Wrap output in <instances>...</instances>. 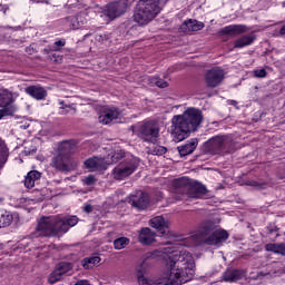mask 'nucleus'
Masks as SVG:
<instances>
[{
  "instance_id": "nucleus-1",
  "label": "nucleus",
  "mask_w": 285,
  "mask_h": 285,
  "mask_svg": "<svg viewBox=\"0 0 285 285\" xmlns=\"http://www.w3.org/2000/svg\"><path fill=\"white\" fill-rule=\"evenodd\" d=\"M148 257H160L166 272L158 278L140 276L137 278L139 285H181L195 277V258L181 247H163L151 252Z\"/></svg>"
},
{
  "instance_id": "nucleus-2",
  "label": "nucleus",
  "mask_w": 285,
  "mask_h": 285,
  "mask_svg": "<svg viewBox=\"0 0 285 285\" xmlns=\"http://www.w3.org/2000/svg\"><path fill=\"white\" fill-rule=\"evenodd\" d=\"M204 121L202 110L197 108H187L181 115H175L171 118L170 132L174 141H184L190 135V130H197Z\"/></svg>"
},
{
  "instance_id": "nucleus-3",
  "label": "nucleus",
  "mask_w": 285,
  "mask_h": 285,
  "mask_svg": "<svg viewBox=\"0 0 285 285\" xmlns=\"http://www.w3.org/2000/svg\"><path fill=\"white\" fill-rule=\"evenodd\" d=\"M79 219L77 216H48L38 219L36 230L30 235L31 239H39V237H55L60 233H68L70 228L77 226Z\"/></svg>"
},
{
  "instance_id": "nucleus-4",
  "label": "nucleus",
  "mask_w": 285,
  "mask_h": 285,
  "mask_svg": "<svg viewBox=\"0 0 285 285\" xmlns=\"http://www.w3.org/2000/svg\"><path fill=\"white\" fill-rule=\"evenodd\" d=\"M198 234L187 238L181 246H197V244H208L209 246H222L226 239H228V232L222 229L215 225L213 222H205L202 224Z\"/></svg>"
},
{
  "instance_id": "nucleus-5",
  "label": "nucleus",
  "mask_w": 285,
  "mask_h": 285,
  "mask_svg": "<svg viewBox=\"0 0 285 285\" xmlns=\"http://www.w3.org/2000/svg\"><path fill=\"white\" fill-rule=\"evenodd\" d=\"M161 12L159 0H139L134 14V20L139 26H148Z\"/></svg>"
},
{
  "instance_id": "nucleus-6",
  "label": "nucleus",
  "mask_w": 285,
  "mask_h": 285,
  "mask_svg": "<svg viewBox=\"0 0 285 285\" xmlns=\"http://www.w3.org/2000/svg\"><path fill=\"white\" fill-rule=\"evenodd\" d=\"M174 186L180 190H188V196L191 199H204V197H206V193H208L206 186L199 183L191 184L190 179L187 177L175 179Z\"/></svg>"
},
{
  "instance_id": "nucleus-7",
  "label": "nucleus",
  "mask_w": 285,
  "mask_h": 285,
  "mask_svg": "<svg viewBox=\"0 0 285 285\" xmlns=\"http://www.w3.org/2000/svg\"><path fill=\"white\" fill-rule=\"evenodd\" d=\"M206 146L212 155L230 153L233 150V136H215L206 142Z\"/></svg>"
},
{
  "instance_id": "nucleus-8",
  "label": "nucleus",
  "mask_w": 285,
  "mask_h": 285,
  "mask_svg": "<svg viewBox=\"0 0 285 285\" xmlns=\"http://www.w3.org/2000/svg\"><path fill=\"white\" fill-rule=\"evenodd\" d=\"M139 166V158L128 155L127 158L114 168V177L121 181L126 177H130Z\"/></svg>"
},
{
  "instance_id": "nucleus-9",
  "label": "nucleus",
  "mask_w": 285,
  "mask_h": 285,
  "mask_svg": "<svg viewBox=\"0 0 285 285\" xmlns=\"http://www.w3.org/2000/svg\"><path fill=\"white\" fill-rule=\"evenodd\" d=\"M14 96L8 89H0V119L3 117H10L17 112V107L12 105Z\"/></svg>"
},
{
  "instance_id": "nucleus-10",
  "label": "nucleus",
  "mask_w": 285,
  "mask_h": 285,
  "mask_svg": "<svg viewBox=\"0 0 285 285\" xmlns=\"http://www.w3.org/2000/svg\"><path fill=\"white\" fill-rule=\"evenodd\" d=\"M139 134L144 141L157 144V139H159V125L154 120L145 121L139 127Z\"/></svg>"
},
{
  "instance_id": "nucleus-11",
  "label": "nucleus",
  "mask_w": 285,
  "mask_h": 285,
  "mask_svg": "<svg viewBox=\"0 0 285 285\" xmlns=\"http://www.w3.org/2000/svg\"><path fill=\"white\" fill-rule=\"evenodd\" d=\"M51 166L60 173H70V170L77 168V163H73L72 159H70V156H61L60 154H57L51 160Z\"/></svg>"
},
{
  "instance_id": "nucleus-12",
  "label": "nucleus",
  "mask_w": 285,
  "mask_h": 285,
  "mask_svg": "<svg viewBox=\"0 0 285 285\" xmlns=\"http://www.w3.org/2000/svg\"><path fill=\"white\" fill-rule=\"evenodd\" d=\"M95 17V11L92 8L85 9L76 17L67 18V23L72 28V30H79L81 26L88 22L90 18Z\"/></svg>"
},
{
  "instance_id": "nucleus-13",
  "label": "nucleus",
  "mask_w": 285,
  "mask_h": 285,
  "mask_svg": "<svg viewBox=\"0 0 285 285\" xmlns=\"http://www.w3.org/2000/svg\"><path fill=\"white\" fill-rule=\"evenodd\" d=\"M121 117V112L116 107H104L98 116L99 124H104V126H108V124H112Z\"/></svg>"
},
{
  "instance_id": "nucleus-14",
  "label": "nucleus",
  "mask_w": 285,
  "mask_h": 285,
  "mask_svg": "<svg viewBox=\"0 0 285 285\" xmlns=\"http://www.w3.org/2000/svg\"><path fill=\"white\" fill-rule=\"evenodd\" d=\"M126 8H128V6L125 1L111 2L106 6L105 14L106 17H108L109 21H112V19L121 17V14L126 12Z\"/></svg>"
},
{
  "instance_id": "nucleus-15",
  "label": "nucleus",
  "mask_w": 285,
  "mask_h": 285,
  "mask_svg": "<svg viewBox=\"0 0 285 285\" xmlns=\"http://www.w3.org/2000/svg\"><path fill=\"white\" fill-rule=\"evenodd\" d=\"M224 70L219 68H213L209 71H207L205 81L208 88H217L222 81H224Z\"/></svg>"
},
{
  "instance_id": "nucleus-16",
  "label": "nucleus",
  "mask_w": 285,
  "mask_h": 285,
  "mask_svg": "<svg viewBox=\"0 0 285 285\" xmlns=\"http://www.w3.org/2000/svg\"><path fill=\"white\" fill-rule=\"evenodd\" d=\"M129 204L139 210L148 207V194L144 191H136L135 195H131L129 198Z\"/></svg>"
},
{
  "instance_id": "nucleus-17",
  "label": "nucleus",
  "mask_w": 285,
  "mask_h": 285,
  "mask_svg": "<svg viewBox=\"0 0 285 285\" xmlns=\"http://www.w3.org/2000/svg\"><path fill=\"white\" fill-rule=\"evenodd\" d=\"M110 163L106 161L105 158L94 157L89 158L85 161V166L89 168V170H106Z\"/></svg>"
},
{
  "instance_id": "nucleus-18",
  "label": "nucleus",
  "mask_w": 285,
  "mask_h": 285,
  "mask_svg": "<svg viewBox=\"0 0 285 285\" xmlns=\"http://www.w3.org/2000/svg\"><path fill=\"white\" fill-rule=\"evenodd\" d=\"M169 225L170 223L166 220L163 216H156L149 220V226L161 233V235H166V233H168Z\"/></svg>"
},
{
  "instance_id": "nucleus-19",
  "label": "nucleus",
  "mask_w": 285,
  "mask_h": 285,
  "mask_svg": "<svg viewBox=\"0 0 285 285\" xmlns=\"http://www.w3.org/2000/svg\"><path fill=\"white\" fill-rule=\"evenodd\" d=\"M27 95L37 99V101H43L46 97H48V91L43 87L40 86H30L26 88Z\"/></svg>"
},
{
  "instance_id": "nucleus-20",
  "label": "nucleus",
  "mask_w": 285,
  "mask_h": 285,
  "mask_svg": "<svg viewBox=\"0 0 285 285\" xmlns=\"http://www.w3.org/2000/svg\"><path fill=\"white\" fill-rule=\"evenodd\" d=\"M180 28L184 32H199V30H204V22H199L197 20H187L181 24Z\"/></svg>"
},
{
  "instance_id": "nucleus-21",
  "label": "nucleus",
  "mask_w": 285,
  "mask_h": 285,
  "mask_svg": "<svg viewBox=\"0 0 285 285\" xmlns=\"http://www.w3.org/2000/svg\"><path fill=\"white\" fill-rule=\"evenodd\" d=\"M198 144H199V140H197V138H193L187 144L178 147L179 155L181 157H186L187 155H191V153H195Z\"/></svg>"
},
{
  "instance_id": "nucleus-22",
  "label": "nucleus",
  "mask_w": 285,
  "mask_h": 285,
  "mask_svg": "<svg viewBox=\"0 0 285 285\" xmlns=\"http://www.w3.org/2000/svg\"><path fill=\"white\" fill-rule=\"evenodd\" d=\"M155 237H156V235L153 232V229L145 227L140 230L138 239H139L140 244L148 246V244H153V242H155Z\"/></svg>"
},
{
  "instance_id": "nucleus-23",
  "label": "nucleus",
  "mask_w": 285,
  "mask_h": 285,
  "mask_svg": "<svg viewBox=\"0 0 285 285\" xmlns=\"http://www.w3.org/2000/svg\"><path fill=\"white\" fill-rule=\"evenodd\" d=\"M219 32L220 35H230L232 37H235L237 35H242L243 32H246V26L229 24L227 27H224Z\"/></svg>"
},
{
  "instance_id": "nucleus-24",
  "label": "nucleus",
  "mask_w": 285,
  "mask_h": 285,
  "mask_svg": "<svg viewBox=\"0 0 285 285\" xmlns=\"http://www.w3.org/2000/svg\"><path fill=\"white\" fill-rule=\"evenodd\" d=\"M75 148H77V145H75L72 141L65 140L58 146V155L70 157V154L75 153Z\"/></svg>"
},
{
  "instance_id": "nucleus-25",
  "label": "nucleus",
  "mask_w": 285,
  "mask_h": 285,
  "mask_svg": "<svg viewBox=\"0 0 285 285\" xmlns=\"http://www.w3.org/2000/svg\"><path fill=\"white\" fill-rule=\"evenodd\" d=\"M245 276L244 272L239 269H227L223 274V282H239Z\"/></svg>"
},
{
  "instance_id": "nucleus-26",
  "label": "nucleus",
  "mask_w": 285,
  "mask_h": 285,
  "mask_svg": "<svg viewBox=\"0 0 285 285\" xmlns=\"http://www.w3.org/2000/svg\"><path fill=\"white\" fill-rule=\"evenodd\" d=\"M39 179H41V173L38 170L29 171L24 178L26 188H35V185L39 184Z\"/></svg>"
},
{
  "instance_id": "nucleus-27",
  "label": "nucleus",
  "mask_w": 285,
  "mask_h": 285,
  "mask_svg": "<svg viewBox=\"0 0 285 285\" xmlns=\"http://www.w3.org/2000/svg\"><path fill=\"white\" fill-rule=\"evenodd\" d=\"M265 250L275 255H285V243H269L265 246Z\"/></svg>"
},
{
  "instance_id": "nucleus-28",
  "label": "nucleus",
  "mask_w": 285,
  "mask_h": 285,
  "mask_svg": "<svg viewBox=\"0 0 285 285\" xmlns=\"http://www.w3.org/2000/svg\"><path fill=\"white\" fill-rule=\"evenodd\" d=\"M100 262H101V257H99V255H92L83 258L81 261V266L88 271L90 268H95V266H97V264H99Z\"/></svg>"
},
{
  "instance_id": "nucleus-29",
  "label": "nucleus",
  "mask_w": 285,
  "mask_h": 285,
  "mask_svg": "<svg viewBox=\"0 0 285 285\" xmlns=\"http://www.w3.org/2000/svg\"><path fill=\"white\" fill-rule=\"evenodd\" d=\"M255 41L254 35H247L238 38L234 42V48H246V46H250Z\"/></svg>"
},
{
  "instance_id": "nucleus-30",
  "label": "nucleus",
  "mask_w": 285,
  "mask_h": 285,
  "mask_svg": "<svg viewBox=\"0 0 285 285\" xmlns=\"http://www.w3.org/2000/svg\"><path fill=\"white\" fill-rule=\"evenodd\" d=\"M12 219H14V215L10 212H0V228H6V226H10L12 224Z\"/></svg>"
},
{
  "instance_id": "nucleus-31",
  "label": "nucleus",
  "mask_w": 285,
  "mask_h": 285,
  "mask_svg": "<svg viewBox=\"0 0 285 285\" xmlns=\"http://www.w3.org/2000/svg\"><path fill=\"white\" fill-rule=\"evenodd\" d=\"M124 157H126V151L116 150L114 154L109 155L105 161H108L109 164H117L120 159H124Z\"/></svg>"
},
{
  "instance_id": "nucleus-32",
  "label": "nucleus",
  "mask_w": 285,
  "mask_h": 285,
  "mask_svg": "<svg viewBox=\"0 0 285 285\" xmlns=\"http://www.w3.org/2000/svg\"><path fill=\"white\" fill-rule=\"evenodd\" d=\"M32 248L33 250H41V252H36V256L39 259H46V257H48V253L50 252V246H47V245L35 246Z\"/></svg>"
},
{
  "instance_id": "nucleus-33",
  "label": "nucleus",
  "mask_w": 285,
  "mask_h": 285,
  "mask_svg": "<svg viewBox=\"0 0 285 285\" xmlns=\"http://www.w3.org/2000/svg\"><path fill=\"white\" fill-rule=\"evenodd\" d=\"M128 244H130V239L128 237H120L114 240V247L116 250H124Z\"/></svg>"
},
{
  "instance_id": "nucleus-34",
  "label": "nucleus",
  "mask_w": 285,
  "mask_h": 285,
  "mask_svg": "<svg viewBox=\"0 0 285 285\" xmlns=\"http://www.w3.org/2000/svg\"><path fill=\"white\" fill-rule=\"evenodd\" d=\"M146 273H148V263L142 261L136 266V276L137 278L145 277Z\"/></svg>"
},
{
  "instance_id": "nucleus-35",
  "label": "nucleus",
  "mask_w": 285,
  "mask_h": 285,
  "mask_svg": "<svg viewBox=\"0 0 285 285\" xmlns=\"http://www.w3.org/2000/svg\"><path fill=\"white\" fill-rule=\"evenodd\" d=\"M56 269L59 271L60 275H66V273H70V271H72V264L60 263L57 265Z\"/></svg>"
},
{
  "instance_id": "nucleus-36",
  "label": "nucleus",
  "mask_w": 285,
  "mask_h": 285,
  "mask_svg": "<svg viewBox=\"0 0 285 285\" xmlns=\"http://www.w3.org/2000/svg\"><path fill=\"white\" fill-rule=\"evenodd\" d=\"M61 277H62L61 273L58 269H55L50 274L48 282H49V284H57V282H59L61 279Z\"/></svg>"
},
{
  "instance_id": "nucleus-37",
  "label": "nucleus",
  "mask_w": 285,
  "mask_h": 285,
  "mask_svg": "<svg viewBox=\"0 0 285 285\" xmlns=\"http://www.w3.org/2000/svg\"><path fill=\"white\" fill-rule=\"evenodd\" d=\"M254 77H257L258 79H264L268 73L266 72V69L264 68H258L255 69L254 71Z\"/></svg>"
},
{
  "instance_id": "nucleus-38",
  "label": "nucleus",
  "mask_w": 285,
  "mask_h": 285,
  "mask_svg": "<svg viewBox=\"0 0 285 285\" xmlns=\"http://www.w3.org/2000/svg\"><path fill=\"white\" fill-rule=\"evenodd\" d=\"M96 183H97V178H95V176H92V175H90L83 179V184L86 186H95Z\"/></svg>"
},
{
  "instance_id": "nucleus-39",
  "label": "nucleus",
  "mask_w": 285,
  "mask_h": 285,
  "mask_svg": "<svg viewBox=\"0 0 285 285\" xmlns=\"http://www.w3.org/2000/svg\"><path fill=\"white\" fill-rule=\"evenodd\" d=\"M154 155H158V156L166 155V147L155 146Z\"/></svg>"
},
{
  "instance_id": "nucleus-40",
  "label": "nucleus",
  "mask_w": 285,
  "mask_h": 285,
  "mask_svg": "<svg viewBox=\"0 0 285 285\" xmlns=\"http://www.w3.org/2000/svg\"><path fill=\"white\" fill-rule=\"evenodd\" d=\"M67 112L75 115L76 110H75V108H72L70 106H66V108H62V110L60 111V115H66Z\"/></svg>"
},
{
  "instance_id": "nucleus-41",
  "label": "nucleus",
  "mask_w": 285,
  "mask_h": 285,
  "mask_svg": "<svg viewBox=\"0 0 285 285\" xmlns=\"http://www.w3.org/2000/svg\"><path fill=\"white\" fill-rule=\"evenodd\" d=\"M155 83L158 88H168V82L165 80H156Z\"/></svg>"
},
{
  "instance_id": "nucleus-42",
  "label": "nucleus",
  "mask_w": 285,
  "mask_h": 285,
  "mask_svg": "<svg viewBox=\"0 0 285 285\" xmlns=\"http://www.w3.org/2000/svg\"><path fill=\"white\" fill-rule=\"evenodd\" d=\"M2 161H8V148L1 147Z\"/></svg>"
},
{
  "instance_id": "nucleus-43",
  "label": "nucleus",
  "mask_w": 285,
  "mask_h": 285,
  "mask_svg": "<svg viewBox=\"0 0 285 285\" xmlns=\"http://www.w3.org/2000/svg\"><path fill=\"white\" fill-rule=\"evenodd\" d=\"M30 3H46L47 6H49L50 1H48V0H30Z\"/></svg>"
},
{
  "instance_id": "nucleus-44",
  "label": "nucleus",
  "mask_w": 285,
  "mask_h": 285,
  "mask_svg": "<svg viewBox=\"0 0 285 285\" xmlns=\"http://www.w3.org/2000/svg\"><path fill=\"white\" fill-rule=\"evenodd\" d=\"M85 213H92V206L91 205H86L85 206Z\"/></svg>"
},
{
  "instance_id": "nucleus-45",
  "label": "nucleus",
  "mask_w": 285,
  "mask_h": 285,
  "mask_svg": "<svg viewBox=\"0 0 285 285\" xmlns=\"http://www.w3.org/2000/svg\"><path fill=\"white\" fill-rule=\"evenodd\" d=\"M8 10H10V7H8V4H4L1 9V11L3 12V14H6L8 12Z\"/></svg>"
},
{
  "instance_id": "nucleus-46",
  "label": "nucleus",
  "mask_w": 285,
  "mask_h": 285,
  "mask_svg": "<svg viewBox=\"0 0 285 285\" xmlns=\"http://www.w3.org/2000/svg\"><path fill=\"white\" fill-rule=\"evenodd\" d=\"M55 43H56V46H60V47L66 46V42L63 40H58Z\"/></svg>"
},
{
  "instance_id": "nucleus-47",
  "label": "nucleus",
  "mask_w": 285,
  "mask_h": 285,
  "mask_svg": "<svg viewBox=\"0 0 285 285\" xmlns=\"http://www.w3.org/2000/svg\"><path fill=\"white\" fill-rule=\"evenodd\" d=\"M258 275L261 277H266V275H271V272L264 273V272H259Z\"/></svg>"
},
{
  "instance_id": "nucleus-48",
  "label": "nucleus",
  "mask_w": 285,
  "mask_h": 285,
  "mask_svg": "<svg viewBox=\"0 0 285 285\" xmlns=\"http://www.w3.org/2000/svg\"><path fill=\"white\" fill-rule=\"evenodd\" d=\"M281 35H285V24L281 28Z\"/></svg>"
},
{
  "instance_id": "nucleus-49",
  "label": "nucleus",
  "mask_w": 285,
  "mask_h": 285,
  "mask_svg": "<svg viewBox=\"0 0 285 285\" xmlns=\"http://www.w3.org/2000/svg\"><path fill=\"white\" fill-rule=\"evenodd\" d=\"M17 30H21V27H17Z\"/></svg>"
},
{
  "instance_id": "nucleus-50",
  "label": "nucleus",
  "mask_w": 285,
  "mask_h": 285,
  "mask_svg": "<svg viewBox=\"0 0 285 285\" xmlns=\"http://www.w3.org/2000/svg\"><path fill=\"white\" fill-rule=\"evenodd\" d=\"M163 1H168V0H163Z\"/></svg>"
}]
</instances>
